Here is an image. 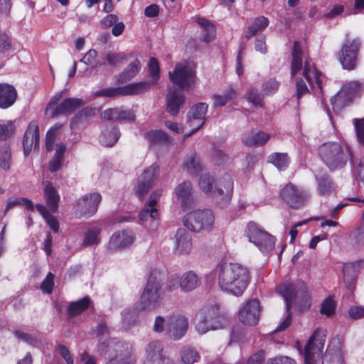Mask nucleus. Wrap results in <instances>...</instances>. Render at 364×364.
<instances>
[{
	"label": "nucleus",
	"instance_id": "obj_53",
	"mask_svg": "<svg viewBox=\"0 0 364 364\" xmlns=\"http://www.w3.org/2000/svg\"><path fill=\"white\" fill-rule=\"evenodd\" d=\"M349 243L353 247L364 245V228H358L349 236Z\"/></svg>",
	"mask_w": 364,
	"mask_h": 364
},
{
	"label": "nucleus",
	"instance_id": "obj_20",
	"mask_svg": "<svg viewBox=\"0 0 364 364\" xmlns=\"http://www.w3.org/2000/svg\"><path fill=\"white\" fill-rule=\"evenodd\" d=\"M188 327V318L181 314L169 315L168 335L174 340L181 338L186 333Z\"/></svg>",
	"mask_w": 364,
	"mask_h": 364
},
{
	"label": "nucleus",
	"instance_id": "obj_28",
	"mask_svg": "<svg viewBox=\"0 0 364 364\" xmlns=\"http://www.w3.org/2000/svg\"><path fill=\"white\" fill-rule=\"evenodd\" d=\"M43 197L49 210L53 213H56L58 208L60 196L50 183L46 184L43 189Z\"/></svg>",
	"mask_w": 364,
	"mask_h": 364
},
{
	"label": "nucleus",
	"instance_id": "obj_12",
	"mask_svg": "<svg viewBox=\"0 0 364 364\" xmlns=\"http://www.w3.org/2000/svg\"><path fill=\"white\" fill-rule=\"evenodd\" d=\"M260 317V304L257 299H251L243 304L238 312L239 320L247 326H255Z\"/></svg>",
	"mask_w": 364,
	"mask_h": 364
},
{
	"label": "nucleus",
	"instance_id": "obj_40",
	"mask_svg": "<svg viewBox=\"0 0 364 364\" xmlns=\"http://www.w3.org/2000/svg\"><path fill=\"white\" fill-rule=\"evenodd\" d=\"M269 24V20L264 16H259L255 19L252 23L249 26L248 31L245 34V38L249 39L255 36L257 32L264 30Z\"/></svg>",
	"mask_w": 364,
	"mask_h": 364
},
{
	"label": "nucleus",
	"instance_id": "obj_3",
	"mask_svg": "<svg viewBox=\"0 0 364 364\" xmlns=\"http://www.w3.org/2000/svg\"><path fill=\"white\" fill-rule=\"evenodd\" d=\"M301 72L311 89H321V73L315 68L311 60L306 59L303 63L302 51L297 42L292 50L291 75L295 76Z\"/></svg>",
	"mask_w": 364,
	"mask_h": 364
},
{
	"label": "nucleus",
	"instance_id": "obj_47",
	"mask_svg": "<svg viewBox=\"0 0 364 364\" xmlns=\"http://www.w3.org/2000/svg\"><path fill=\"white\" fill-rule=\"evenodd\" d=\"M279 82L274 78H269L267 81L264 82L262 85V95H272L274 94L279 87Z\"/></svg>",
	"mask_w": 364,
	"mask_h": 364
},
{
	"label": "nucleus",
	"instance_id": "obj_23",
	"mask_svg": "<svg viewBox=\"0 0 364 364\" xmlns=\"http://www.w3.org/2000/svg\"><path fill=\"white\" fill-rule=\"evenodd\" d=\"M39 144V129L36 122H31L24 134L23 140V152L28 156L32 148L37 149Z\"/></svg>",
	"mask_w": 364,
	"mask_h": 364
},
{
	"label": "nucleus",
	"instance_id": "obj_43",
	"mask_svg": "<svg viewBox=\"0 0 364 364\" xmlns=\"http://www.w3.org/2000/svg\"><path fill=\"white\" fill-rule=\"evenodd\" d=\"M318 181V191L320 195L326 196L332 193L333 186L329 177L323 175L321 177H317Z\"/></svg>",
	"mask_w": 364,
	"mask_h": 364
},
{
	"label": "nucleus",
	"instance_id": "obj_31",
	"mask_svg": "<svg viewBox=\"0 0 364 364\" xmlns=\"http://www.w3.org/2000/svg\"><path fill=\"white\" fill-rule=\"evenodd\" d=\"M181 277V290L184 292L191 291L198 287L200 279L193 271L184 272Z\"/></svg>",
	"mask_w": 364,
	"mask_h": 364
},
{
	"label": "nucleus",
	"instance_id": "obj_46",
	"mask_svg": "<svg viewBox=\"0 0 364 364\" xmlns=\"http://www.w3.org/2000/svg\"><path fill=\"white\" fill-rule=\"evenodd\" d=\"M124 347V343H122L121 342L116 343L114 344V346H113L114 350H115L117 353L120 352L119 355H117L115 358H113L110 359L108 362H107L106 364H127V362L124 360V357L129 353L128 351V346H126V350L122 353V348Z\"/></svg>",
	"mask_w": 364,
	"mask_h": 364
},
{
	"label": "nucleus",
	"instance_id": "obj_22",
	"mask_svg": "<svg viewBox=\"0 0 364 364\" xmlns=\"http://www.w3.org/2000/svg\"><path fill=\"white\" fill-rule=\"evenodd\" d=\"M174 194L183 209L191 207L194 203L192 185L188 181L179 183L174 190Z\"/></svg>",
	"mask_w": 364,
	"mask_h": 364
},
{
	"label": "nucleus",
	"instance_id": "obj_48",
	"mask_svg": "<svg viewBox=\"0 0 364 364\" xmlns=\"http://www.w3.org/2000/svg\"><path fill=\"white\" fill-rule=\"evenodd\" d=\"M146 139L151 144H153L168 141L169 136L162 130H152L146 134Z\"/></svg>",
	"mask_w": 364,
	"mask_h": 364
},
{
	"label": "nucleus",
	"instance_id": "obj_19",
	"mask_svg": "<svg viewBox=\"0 0 364 364\" xmlns=\"http://www.w3.org/2000/svg\"><path fill=\"white\" fill-rule=\"evenodd\" d=\"M208 105L205 103H199L192 107L188 114V123L191 127H193L192 131L183 136V140L193 134L205 123V116L207 113Z\"/></svg>",
	"mask_w": 364,
	"mask_h": 364
},
{
	"label": "nucleus",
	"instance_id": "obj_25",
	"mask_svg": "<svg viewBox=\"0 0 364 364\" xmlns=\"http://www.w3.org/2000/svg\"><path fill=\"white\" fill-rule=\"evenodd\" d=\"M184 102V96L179 90L174 87L168 89L166 97L167 109L172 115L174 116L178 114Z\"/></svg>",
	"mask_w": 364,
	"mask_h": 364
},
{
	"label": "nucleus",
	"instance_id": "obj_18",
	"mask_svg": "<svg viewBox=\"0 0 364 364\" xmlns=\"http://www.w3.org/2000/svg\"><path fill=\"white\" fill-rule=\"evenodd\" d=\"M162 195V191L157 190L151 193L144 208L139 214L141 221L151 220L154 222L159 219L158 204Z\"/></svg>",
	"mask_w": 364,
	"mask_h": 364
},
{
	"label": "nucleus",
	"instance_id": "obj_50",
	"mask_svg": "<svg viewBox=\"0 0 364 364\" xmlns=\"http://www.w3.org/2000/svg\"><path fill=\"white\" fill-rule=\"evenodd\" d=\"M169 326V316L163 317L158 316L155 318L153 329L156 333L165 331L168 334V328Z\"/></svg>",
	"mask_w": 364,
	"mask_h": 364
},
{
	"label": "nucleus",
	"instance_id": "obj_14",
	"mask_svg": "<svg viewBox=\"0 0 364 364\" xmlns=\"http://www.w3.org/2000/svg\"><path fill=\"white\" fill-rule=\"evenodd\" d=\"M280 196L291 208H299L309 198V193L292 185H287L281 191Z\"/></svg>",
	"mask_w": 364,
	"mask_h": 364
},
{
	"label": "nucleus",
	"instance_id": "obj_37",
	"mask_svg": "<svg viewBox=\"0 0 364 364\" xmlns=\"http://www.w3.org/2000/svg\"><path fill=\"white\" fill-rule=\"evenodd\" d=\"M196 21L203 29L202 40L206 43L213 41L216 35L215 26L203 18L198 17Z\"/></svg>",
	"mask_w": 364,
	"mask_h": 364
},
{
	"label": "nucleus",
	"instance_id": "obj_16",
	"mask_svg": "<svg viewBox=\"0 0 364 364\" xmlns=\"http://www.w3.org/2000/svg\"><path fill=\"white\" fill-rule=\"evenodd\" d=\"M144 364H173V363L169 357L164 354L162 343L154 341L150 342L146 348Z\"/></svg>",
	"mask_w": 364,
	"mask_h": 364
},
{
	"label": "nucleus",
	"instance_id": "obj_2",
	"mask_svg": "<svg viewBox=\"0 0 364 364\" xmlns=\"http://www.w3.org/2000/svg\"><path fill=\"white\" fill-rule=\"evenodd\" d=\"M215 181L212 176L203 174L200 177L199 186L206 194L211 196L221 208L226 207L231 199L233 180L230 175L225 174L213 186Z\"/></svg>",
	"mask_w": 364,
	"mask_h": 364
},
{
	"label": "nucleus",
	"instance_id": "obj_6",
	"mask_svg": "<svg viewBox=\"0 0 364 364\" xmlns=\"http://www.w3.org/2000/svg\"><path fill=\"white\" fill-rule=\"evenodd\" d=\"M214 223L215 215L209 209L191 211L183 218L184 226L193 232L210 230L213 228Z\"/></svg>",
	"mask_w": 364,
	"mask_h": 364
},
{
	"label": "nucleus",
	"instance_id": "obj_44",
	"mask_svg": "<svg viewBox=\"0 0 364 364\" xmlns=\"http://www.w3.org/2000/svg\"><path fill=\"white\" fill-rule=\"evenodd\" d=\"M181 357L184 364H193L200 358L198 352L191 347L183 348L181 351Z\"/></svg>",
	"mask_w": 364,
	"mask_h": 364
},
{
	"label": "nucleus",
	"instance_id": "obj_21",
	"mask_svg": "<svg viewBox=\"0 0 364 364\" xmlns=\"http://www.w3.org/2000/svg\"><path fill=\"white\" fill-rule=\"evenodd\" d=\"M134 232L129 230L115 232L110 237L108 248L111 250H123L130 247L134 242Z\"/></svg>",
	"mask_w": 364,
	"mask_h": 364
},
{
	"label": "nucleus",
	"instance_id": "obj_49",
	"mask_svg": "<svg viewBox=\"0 0 364 364\" xmlns=\"http://www.w3.org/2000/svg\"><path fill=\"white\" fill-rule=\"evenodd\" d=\"M148 66L149 76L152 78L151 83L156 85L159 80L160 68L159 63L155 58H151Z\"/></svg>",
	"mask_w": 364,
	"mask_h": 364
},
{
	"label": "nucleus",
	"instance_id": "obj_26",
	"mask_svg": "<svg viewBox=\"0 0 364 364\" xmlns=\"http://www.w3.org/2000/svg\"><path fill=\"white\" fill-rule=\"evenodd\" d=\"M17 97L15 87L7 83H0V108L7 109L12 106Z\"/></svg>",
	"mask_w": 364,
	"mask_h": 364
},
{
	"label": "nucleus",
	"instance_id": "obj_5",
	"mask_svg": "<svg viewBox=\"0 0 364 364\" xmlns=\"http://www.w3.org/2000/svg\"><path fill=\"white\" fill-rule=\"evenodd\" d=\"M162 283L157 272L150 275L140 298V310L151 311L157 309L162 300Z\"/></svg>",
	"mask_w": 364,
	"mask_h": 364
},
{
	"label": "nucleus",
	"instance_id": "obj_9",
	"mask_svg": "<svg viewBox=\"0 0 364 364\" xmlns=\"http://www.w3.org/2000/svg\"><path fill=\"white\" fill-rule=\"evenodd\" d=\"M326 331L316 330L310 337L304 349V361L306 364H316L323 354L326 341Z\"/></svg>",
	"mask_w": 364,
	"mask_h": 364
},
{
	"label": "nucleus",
	"instance_id": "obj_41",
	"mask_svg": "<svg viewBox=\"0 0 364 364\" xmlns=\"http://www.w3.org/2000/svg\"><path fill=\"white\" fill-rule=\"evenodd\" d=\"M37 210L41 214L43 218L46 220L48 225L55 232H57L59 230V223L58 220L51 215L48 209L41 204H37L36 205Z\"/></svg>",
	"mask_w": 364,
	"mask_h": 364
},
{
	"label": "nucleus",
	"instance_id": "obj_27",
	"mask_svg": "<svg viewBox=\"0 0 364 364\" xmlns=\"http://www.w3.org/2000/svg\"><path fill=\"white\" fill-rule=\"evenodd\" d=\"M213 314L209 311L203 312L196 323V329L199 334H204L209 331H214L220 328L221 321L220 318L217 324H213L212 320Z\"/></svg>",
	"mask_w": 364,
	"mask_h": 364
},
{
	"label": "nucleus",
	"instance_id": "obj_34",
	"mask_svg": "<svg viewBox=\"0 0 364 364\" xmlns=\"http://www.w3.org/2000/svg\"><path fill=\"white\" fill-rule=\"evenodd\" d=\"M119 136V129L115 127H112L110 129H107L102 131L100 136V141L105 146H112Z\"/></svg>",
	"mask_w": 364,
	"mask_h": 364
},
{
	"label": "nucleus",
	"instance_id": "obj_56",
	"mask_svg": "<svg viewBox=\"0 0 364 364\" xmlns=\"http://www.w3.org/2000/svg\"><path fill=\"white\" fill-rule=\"evenodd\" d=\"M322 364H343V358L339 351L331 353L328 350L323 357Z\"/></svg>",
	"mask_w": 364,
	"mask_h": 364
},
{
	"label": "nucleus",
	"instance_id": "obj_36",
	"mask_svg": "<svg viewBox=\"0 0 364 364\" xmlns=\"http://www.w3.org/2000/svg\"><path fill=\"white\" fill-rule=\"evenodd\" d=\"M183 169L189 174L196 175L202 170L199 158L194 154L187 156L183 164Z\"/></svg>",
	"mask_w": 364,
	"mask_h": 364
},
{
	"label": "nucleus",
	"instance_id": "obj_30",
	"mask_svg": "<svg viewBox=\"0 0 364 364\" xmlns=\"http://www.w3.org/2000/svg\"><path fill=\"white\" fill-rule=\"evenodd\" d=\"M270 139V135L262 131L252 130L242 138V143L247 146H262Z\"/></svg>",
	"mask_w": 364,
	"mask_h": 364
},
{
	"label": "nucleus",
	"instance_id": "obj_32",
	"mask_svg": "<svg viewBox=\"0 0 364 364\" xmlns=\"http://www.w3.org/2000/svg\"><path fill=\"white\" fill-rule=\"evenodd\" d=\"M151 85L147 81L130 83L122 87V96L142 94L150 89Z\"/></svg>",
	"mask_w": 364,
	"mask_h": 364
},
{
	"label": "nucleus",
	"instance_id": "obj_35",
	"mask_svg": "<svg viewBox=\"0 0 364 364\" xmlns=\"http://www.w3.org/2000/svg\"><path fill=\"white\" fill-rule=\"evenodd\" d=\"M101 227L93 225L87 229L85 233L82 245L84 246H97L100 242V234Z\"/></svg>",
	"mask_w": 364,
	"mask_h": 364
},
{
	"label": "nucleus",
	"instance_id": "obj_7",
	"mask_svg": "<svg viewBox=\"0 0 364 364\" xmlns=\"http://www.w3.org/2000/svg\"><path fill=\"white\" fill-rule=\"evenodd\" d=\"M168 77L171 82L184 90L194 86L196 81L195 70L186 60L176 63L173 70L168 73Z\"/></svg>",
	"mask_w": 364,
	"mask_h": 364
},
{
	"label": "nucleus",
	"instance_id": "obj_10",
	"mask_svg": "<svg viewBox=\"0 0 364 364\" xmlns=\"http://www.w3.org/2000/svg\"><path fill=\"white\" fill-rule=\"evenodd\" d=\"M245 235L249 241L255 244L262 253H269L274 247L275 241L273 236L261 230L255 223H248Z\"/></svg>",
	"mask_w": 364,
	"mask_h": 364
},
{
	"label": "nucleus",
	"instance_id": "obj_58",
	"mask_svg": "<svg viewBox=\"0 0 364 364\" xmlns=\"http://www.w3.org/2000/svg\"><path fill=\"white\" fill-rule=\"evenodd\" d=\"M336 304L331 297L326 298L321 304V313L328 316L332 315L335 311Z\"/></svg>",
	"mask_w": 364,
	"mask_h": 364
},
{
	"label": "nucleus",
	"instance_id": "obj_1",
	"mask_svg": "<svg viewBox=\"0 0 364 364\" xmlns=\"http://www.w3.org/2000/svg\"><path fill=\"white\" fill-rule=\"evenodd\" d=\"M218 283L220 290L235 296L243 294L250 283L248 269L238 263L223 262L215 269Z\"/></svg>",
	"mask_w": 364,
	"mask_h": 364
},
{
	"label": "nucleus",
	"instance_id": "obj_15",
	"mask_svg": "<svg viewBox=\"0 0 364 364\" xmlns=\"http://www.w3.org/2000/svg\"><path fill=\"white\" fill-rule=\"evenodd\" d=\"M359 46L358 39H354L352 41L347 40L343 45L339 60L344 69L349 70L354 69Z\"/></svg>",
	"mask_w": 364,
	"mask_h": 364
},
{
	"label": "nucleus",
	"instance_id": "obj_51",
	"mask_svg": "<svg viewBox=\"0 0 364 364\" xmlns=\"http://www.w3.org/2000/svg\"><path fill=\"white\" fill-rule=\"evenodd\" d=\"M92 95L95 97H114L117 96H122V87L105 88L103 90L94 92Z\"/></svg>",
	"mask_w": 364,
	"mask_h": 364
},
{
	"label": "nucleus",
	"instance_id": "obj_62",
	"mask_svg": "<svg viewBox=\"0 0 364 364\" xmlns=\"http://www.w3.org/2000/svg\"><path fill=\"white\" fill-rule=\"evenodd\" d=\"M119 108L115 107V108H109L107 109L104 112H102L101 117L103 119H106L109 121H118L119 119Z\"/></svg>",
	"mask_w": 364,
	"mask_h": 364
},
{
	"label": "nucleus",
	"instance_id": "obj_52",
	"mask_svg": "<svg viewBox=\"0 0 364 364\" xmlns=\"http://www.w3.org/2000/svg\"><path fill=\"white\" fill-rule=\"evenodd\" d=\"M181 289V277L178 274H171L167 279L164 290L167 292H173Z\"/></svg>",
	"mask_w": 364,
	"mask_h": 364
},
{
	"label": "nucleus",
	"instance_id": "obj_61",
	"mask_svg": "<svg viewBox=\"0 0 364 364\" xmlns=\"http://www.w3.org/2000/svg\"><path fill=\"white\" fill-rule=\"evenodd\" d=\"M53 279L54 275L51 272H49L41 286V288L43 292L46 294L51 293L54 285Z\"/></svg>",
	"mask_w": 364,
	"mask_h": 364
},
{
	"label": "nucleus",
	"instance_id": "obj_54",
	"mask_svg": "<svg viewBox=\"0 0 364 364\" xmlns=\"http://www.w3.org/2000/svg\"><path fill=\"white\" fill-rule=\"evenodd\" d=\"M245 98L255 107H262V97L255 89L250 88L247 91Z\"/></svg>",
	"mask_w": 364,
	"mask_h": 364
},
{
	"label": "nucleus",
	"instance_id": "obj_55",
	"mask_svg": "<svg viewBox=\"0 0 364 364\" xmlns=\"http://www.w3.org/2000/svg\"><path fill=\"white\" fill-rule=\"evenodd\" d=\"M15 131V126L13 122L7 121L4 124H0V141L6 140L10 137Z\"/></svg>",
	"mask_w": 364,
	"mask_h": 364
},
{
	"label": "nucleus",
	"instance_id": "obj_17",
	"mask_svg": "<svg viewBox=\"0 0 364 364\" xmlns=\"http://www.w3.org/2000/svg\"><path fill=\"white\" fill-rule=\"evenodd\" d=\"M158 176L159 168L155 165L149 166L144 171L136 188V193L140 199L153 187Z\"/></svg>",
	"mask_w": 364,
	"mask_h": 364
},
{
	"label": "nucleus",
	"instance_id": "obj_60",
	"mask_svg": "<svg viewBox=\"0 0 364 364\" xmlns=\"http://www.w3.org/2000/svg\"><path fill=\"white\" fill-rule=\"evenodd\" d=\"M358 139L361 144L364 145V118L353 119Z\"/></svg>",
	"mask_w": 364,
	"mask_h": 364
},
{
	"label": "nucleus",
	"instance_id": "obj_39",
	"mask_svg": "<svg viewBox=\"0 0 364 364\" xmlns=\"http://www.w3.org/2000/svg\"><path fill=\"white\" fill-rule=\"evenodd\" d=\"M90 304V299L84 297L77 301L72 302L68 306V313L70 316H75L87 309Z\"/></svg>",
	"mask_w": 364,
	"mask_h": 364
},
{
	"label": "nucleus",
	"instance_id": "obj_64",
	"mask_svg": "<svg viewBox=\"0 0 364 364\" xmlns=\"http://www.w3.org/2000/svg\"><path fill=\"white\" fill-rule=\"evenodd\" d=\"M266 364H296L295 361L287 356H278L267 360Z\"/></svg>",
	"mask_w": 364,
	"mask_h": 364
},
{
	"label": "nucleus",
	"instance_id": "obj_24",
	"mask_svg": "<svg viewBox=\"0 0 364 364\" xmlns=\"http://www.w3.org/2000/svg\"><path fill=\"white\" fill-rule=\"evenodd\" d=\"M191 250V235L185 229H178L175 234L174 252L177 255H186Z\"/></svg>",
	"mask_w": 364,
	"mask_h": 364
},
{
	"label": "nucleus",
	"instance_id": "obj_13",
	"mask_svg": "<svg viewBox=\"0 0 364 364\" xmlns=\"http://www.w3.org/2000/svg\"><path fill=\"white\" fill-rule=\"evenodd\" d=\"M101 198L102 197L100 193H93L79 199L75 206V215L78 217L92 216L97 212Z\"/></svg>",
	"mask_w": 364,
	"mask_h": 364
},
{
	"label": "nucleus",
	"instance_id": "obj_57",
	"mask_svg": "<svg viewBox=\"0 0 364 364\" xmlns=\"http://www.w3.org/2000/svg\"><path fill=\"white\" fill-rule=\"evenodd\" d=\"M11 166V152L8 147L0 149V166L4 170H9Z\"/></svg>",
	"mask_w": 364,
	"mask_h": 364
},
{
	"label": "nucleus",
	"instance_id": "obj_45",
	"mask_svg": "<svg viewBox=\"0 0 364 364\" xmlns=\"http://www.w3.org/2000/svg\"><path fill=\"white\" fill-rule=\"evenodd\" d=\"M269 161L280 171L284 170L289 164V158L286 154H273L269 156Z\"/></svg>",
	"mask_w": 364,
	"mask_h": 364
},
{
	"label": "nucleus",
	"instance_id": "obj_8",
	"mask_svg": "<svg viewBox=\"0 0 364 364\" xmlns=\"http://www.w3.org/2000/svg\"><path fill=\"white\" fill-rule=\"evenodd\" d=\"M277 291L284 298L288 311L291 308V301L296 296L304 298L308 307L311 306V296L307 286L303 282H299L296 284L284 282L277 287Z\"/></svg>",
	"mask_w": 364,
	"mask_h": 364
},
{
	"label": "nucleus",
	"instance_id": "obj_4",
	"mask_svg": "<svg viewBox=\"0 0 364 364\" xmlns=\"http://www.w3.org/2000/svg\"><path fill=\"white\" fill-rule=\"evenodd\" d=\"M319 154L331 170L343 167L348 157L351 156V152L348 145L341 146L334 142L326 143L321 146Z\"/></svg>",
	"mask_w": 364,
	"mask_h": 364
},
{
	"label": "nucleus",
	"instance_id": "obj_38",
	"mask_svg": "<svg viewBox=\"0 0 364 364\" xmlns=\"http://www.w3.org/2000/svg\"><path fill=\"white\" fill-rule=\"evenodd\" d=\"M236 97V91L232 87H230L223 94L216 95L213 97V106L215 107H223L230 101L235 99Z\"/></svg>",
	"mask_w": 364,
	"mask_h": 364
},
{
	"label": "nucleus",
	"instance_id": "obj_59",
	"mask_svg": "<svg viewBox=\"0 0 364 364\" xmlns=\"http://www.w3.org/2000/svg\"><path fill=\"white\" fill-rule=\"evenodd\" d=\"M60 125H56L50 128L46 136V146L48 151L53 149V142L57 134L58 130L60 128Z\"/></svg>",
	"mask_w": 364,
	"mask_h": 364
},
{
	"label": "nucleus",
	"instance_id": "obj_29",
	"mask_svg": "<svg viewBox=\"0 0 364 364\" xmlns=\"http://www.w3.org/2000/svg\"><path fill=\"white\" fill-rule=\"evenodd\" d=\"M83 101L78 98H66L53 112L52 116L68 114L73 112L83 105Z\"/></svg>",
	"mask_w": 364,
	"mask_h": 364
},
{
	"label": "nucleus",
	"instance_id": "obj_11",
	"mask_svg": "<svg viewBox=\"0 0 364 364\" xmlns=\"http://www.w3.org/2000/svg\"><path fill=\"white\" fill-rule=\"evenodd\" d=\"M360 90L361 85L358 82H350L345 84L331 100L333 110L335 112L340 111L358 94Z\"/></svg>",
	"mask_w": 364,
	"mask_h": 364
},
{
	"label": "nucleus",
	"instance_id": "obj_42",
	"mask_svg": "<svg viewBox=\"0 0 364 364\" xmlns=\"http://www.w3.org/2000/svg\"><path fill=\"white\" fill-rule=\"evenodd\" d=\"M360 262L347 263L343 266V279L350 283L353 282L360 268Z\"/></svg>",
	"mask_w": 364,
	"mask_h": 364
},
{
	"label": "nucleus",
	"instance_id": "obj_33",
	"mask_svg": "<svg viewBox=\"0 0 364 364\" xmlns=\"http://www.w3.org/2000/svg\"><path fill=\"white\" fill-rule=\"evenodd\" d=\"M141 70V63L139 60L134 59L119 74L118 77L119 82L123 83L131 80Z\"/></svg>",
	"mask_w": 364,
	"mask_h": 364
},
{
	"label": "nucleus",
	"instance_id": "obj_63",
	"mask_svg": "<svg viewBox=\"0 0 364 364\" xmlns=\"http://www.w3.org/2000/svg\"><path fill=\"white\" fill-rule=\"evenodd\" d=\"M353 165V171L357 174L360 180L364 183V157L362 158L358 163H355L353 159L351 160Z\"/></svg>",
	"mask_w": 364,
	"mask_h": 364
}]
</instances>
